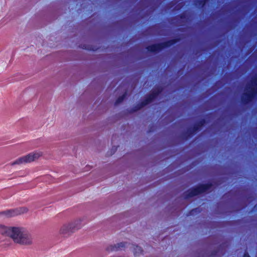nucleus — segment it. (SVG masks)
<instances>
[{"label": "nucleus", "instance_id": "f257e3e1", "mask_svg": "<svg viewBox=\"0 0 257 257\" xmlns=\"http://www.w3.org/2000/svg\"><path fill=\"white\" fill-rule=\"evenodd\" d=\"M0 234L9 237L15 243L20 245L30 246L33 244L32 235L23 226L0 224Z\"/></svg>", "mask_w": 257, "mask_h": 257}, {"label": "nucleus", "instance_id": "f03ea898", "mask_svg": "<svg viewBox=\"0 0 257 257\" xmlns=\"http://www.w3.org/2000/svg\"><path fill=\"white\" fill-rule=\"evenodd\" d=\"M257 94V76L254 77L248 83L242 96V101L244 103L250 101Z\"/></svg>", "mask_w": 257, "mask_h": 257}, {"label": "nucleus", "instance_id": "7ed1b4c3", "mask_svg": "<svg viewBox=\"0 0 257 257\" xmlns=\"http://www.w3.org/2000/svg\"><path fill=\"white\" fill-rule=\"evenodd\" d=\"M42 156L43 152L35 151L18 158L15 161L11 162L10 165L13 166L16 165H20L23 164L30 163L38 160Z\"/></svg>", "mask_w": 257, "mask_h": 257}, {"label": "nucleus", "instance_id": "20e7f679", "mask_svg": "<svg viewBox=\"0 0 257 257\" xmlns=\"http://www.w3.org/2000/svg\"><path fill=\"white\" fill-rule=\"evenodd\" d=\"M29 209L27 207H22L1 212L0 216L5 218H11L27 213Z\"/></svg>", "mask_w": 257, "mask_h": 257}, {"label": "nucleus", "instance_id": "39448f33", "mask_svg": "<svg viewBox=\"0 0 257 257\" xmlns=\"http://www.w3.org/2000/svg\"><path fill=\"white\" fill-rule=\"evenodd\" d=\"M74 232L68 222L63 224L59 230V234L64 238L70 237Z\"/></svg>", "mask_w": 257, "mask_h": 257}, {"label": "nucleus", "instance_id": "423d86ee", "mask_svg": "<svg viewBox=\"0 0 257 257\" xmlns=\"http://www.w3.org/2000/svg\"><path fill=\"white\" fill-rule=\"evenodd\" d=\"M211 185H202L196 188L190 190L188 192V196L192 197L198 195L200 193L208 191L211 187Z\"/></svg>", "mask_w": 257, "mask_h": 257}, {"label": "nucleus", "instance_id": "0eeeda50", "mask_svg": "<svg viewBox=\"0 0 257 257\" xmlns=\"http://www.w3.org/2000/svg\"><path fill=\"white\" fill-rule=\"evenodd\" d=\"M174 43V42H171L169 41L162 44L153 45L148 46L147 49L149 51L156 52L159 51L163 48L170 46L171 44H172Z\"/></svg>", "mask_w": 257, "mask_h": 257}, {"label": "nucleus", "instance_id": "6e6552de", "mask_svg": "<svg viewBox=\"0 0 257 257\" xmlns=\"http://www.w3.org/2000/svg\"><path fill=\"white\" fill-rule=\"evenodd\" d=\"M83 220L82 218L79 217L68 222L74 232L82 227Z\"/></svg>", "mask_w": 257, "mask_h": 257}, {"label": "nucleus", "instance_id": "1a4fd4ad", "mask_svg": "<svg viewBox=\"0 0 257 257\" xmlns=\"http://www.w3.org/2000/svg\"><path fill=\"white\" fill-rule=\"evenodd\" d=\"M161 92L160 89H158L157 91L154 90L152 93L144 101L140 106L138 108V109H140L144 107V106L147 105L150 102H151L152 100Z\"/></svg>", "mask_w": 257, "mask_h": 257}, {"label": "nucleus", "instance_id": "9d476101", "mask_svg": "<svg viewBox=\"0 0 257 257\" xmlns=\"http://www.w3.org/2000/svg\"><path fill=\"white\" fill-rule=\"evenodd\" d=\"M130 248L135 257H140L144 254L143 249L138 245L132 244Z\"/></svg>", "mask_w": 257, "mask_h": 257}, {"label": "nucleus", "instance_id": "9b49d317", "mask_svg": "<svg viewBox=\"0 0 257 257\" xmlns=\"http://www.w3.org/2000/svg\"><path fill=\"white\" fill-rule=\"evenodd\" d=\"M129 243L127 242H121L116 244L117 251L127 247Z\"/></svg>", "mask_w": 257, "mask_h": 257}, {"label": "nucleus", "instance_id": "f8f14e48", "mask_svg": "<svg viewBox=\"0 0 257 257\" xmlns=\"http://www.w3.org/2000/svg\"><path fill=\"white\" fill-rule=\"evenodd\" d=\"M105 249L108 252L117 251L116 247V244H113V245L111 244V245H108L106 247Z\"/></svg>", "mask_w": 257, "mask_h": 257}, {"label": "nucleus", "instance_id": "ddd939ff", "mask_svg": "<svg viewBox=\"0 0 257 257\" xmlns=\"http://www.w3.org/2000/svg\"><path fill=\"white\" fill-rule=\"evenodd\" d=\"M124 97H125V95H122V96H121V97H119L117 99V101H116V103H119L121 102L123 100V98H124Z\"/></svg>", "mask_w": 257, "mask_h": 257}, {"label": "nucleus", "instance_id": "4468645a", "mask_svg": "<svg viewBox=\"0 0 257 257\" xmlns=\"http://www.w3.org/2000/svg\"><path fill=\"white\" fill-rule=\"evenodd\" d=\"M207 0H201L200 4H199V5H202V6H203L205 5L206 2Z\"/></svg>", "mask_w": 257, "mask_h": 257}, {"label": "nucleus", "instance_id": "2eb2a0df", "mask_svg": "<svg viewBox=\"0 0 257 257\" xmlns=\"http://www.w3.org/2000/svg\"><path fill=\"white\" fill-rule=\"evenodd\" d=\"M243 257H250V256L248 255V254L246 252V253H244Z\"/></svg>", "mask_w": 257, "mask_h": 257}, {"label": "nucleus", "instance_id": "dca6fc26", "mask_svg": "<svg viewBox=\"0 0 257 257\" xmlns=\"http://www.w3.org/2000/svg\"><path fill=\"white\" fill-rule=\"evenodd\" d=\"M202 125H203V123H202V122H201V124H200V126H202Z\"/></svg>", "mask_w": 257, "mask_h": 257}, {"label": "nucleus", "instance_id": "f3484780", "mask_svg": "<svg viewBox=\"0 0 257 257\" xmlns=\"http://www.w3.org/2000/svg\"><path fill=\"white\" fill-rule=\"evenodd\" d=\"M197 131V129L195 128V130H194V132H196Z\"/></svg>", "mask_w": 257, "mask_h": 257}]
</instances>
